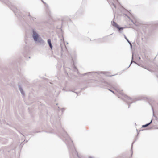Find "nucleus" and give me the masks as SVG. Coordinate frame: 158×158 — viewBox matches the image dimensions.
Returning <instances> with one entry per match:
<instances>
[{
	"mask_svg": "<svg viewBox=\"0 0 158 158\" xmlns=\"http://www.w3.org/2000/svg\"><path fill=\"white\" fill-rule=\"evenodd\" d=\"M42 0V2H43V3H44V4H46V6H48V5L46 4V3H45L42 0Z\"/></svg>",
	"mask_w": 158,
	"mask_h": 158,
	"instance_id": "nucleus-10",
	"label": "nucleus"
},
{
	"mask_svg": "<svg viewBox=\"0 0 158 158\" xmlns=\"http://www.w3.org/2000/svg\"><path fill=\"white\" fill-rule=\"evenodd\" d=\"M131 21L133 23H134L133 22V20H131Z\"/></svg>",
	"mask_w": 158,
	"mask_h": 158,
	"instance_id": "nucleus-15",
	"label": "nucleus"
},
{
	"mask_svg": "<svg viewBox=\"0 0 158 158\" xmlns=\"http://www.w3.org/2000/svg\"><path fill=\"white\" fill-rule=\"evenodd\" d=\"M73 68L74 69H75L76 68V67L74 65H73Z\"/></svg>",
	"mask_w": 158,
	"mask_h": 158,
	"instance_id": "nucleus-14",
	"label": "nucleus"
},
{
	"mask_svg": "<svg viewBox=\"0 0 158 158\" xmlns=\"http://www.w3.org/2000/svg\"><path fill=\"white\" fill-rule=\"evenodd\" d=\"M94 73V72H90V73Z\"/></svg>",
	"mask_w": 158,
	"mask_h": 158,
	"instance_id": "nucleus-13",
	"label": "nucleus"
},
{
	"mask_svg": "<svg viewBox=\"0 0 158 158\" xmlns=\"http://www.w3.org/2000/svg\"><path fill=\"white\" fill-rule=\"evenodd\" d=\"M111 24L114 26L116 27L118 29L119 31H120L121 33H122L121 31L123 30L124 28L120 27L114 21L111 22Z\"/></svg>",
	"mask_w": 158,
	"mask_h": 158,
	"instance_id": "nucleus-2",
	"label": "nucleus"
},
{
	"mask_svg": "<svg viewBox=\"0 0 158 158\" xmlns=\"http://www.w3.org/2000/svg\"><path fill=\"white\" fill-rule=\"evenodd\" d=\"M133 53H132V60H133ZM133 62H134V63H135V61H133L132 60V61H131V63H130V65H129V66L128 67H129V66L131 65V64Z\"/></svg>",
	"mask_w": 158,
	"mask_h": 158,
	"instance_id": "nucleus-8",
	"label": "nucleus"
},
{
	"mask_svg": "<svg viewBox=\"0 0 158 158\" xmlns=\"http://www.w3.org/2000/svg\"><path fill=\"white\" fill-rule=\"evenodd\" d=\"M133 143H134V142H133V143H132V145H131V146H132V145H133Z\"/></svg>",
	"mask_w": 158,
	"mask_h": 158,
	"instance_id": "nucleus-17",
	"label": "nucleus"
},
{
	"mask_svg": "<svg viewBox=\"0 0 158 158\" xmlns=\"http://www.w3.org/2000/svg\"><path fill=\"white\" fill-rule=\"evenodd\" d=\"M110 90V91H111V92H113V93H114V92H113L111 90Z\"/></svg>",
	"mask_w": 158,
	"mask_h": 158,
	"instance_id": "nucleus-16",
	"label": "nucleus"
},
{
	"mask_svg": "<svg viewBox=\"0 0 158 158\" xmlns=\"http://www.w3.org/2000/svg\"><path fill=\"white\" fill-rule=\"evenodd\" d=\"M32 36L35 42H37L40 44H43L44 43V41L40 37L37 31L35 29L32 30Z\"/></svg>",
	"mask_w": 158,
	"mask_h": 158,
	"instance_id": "nucleus-1",
	"label": "nucleus"
},
{
	"mask_svg": "<svg viewBox=\"0 0 158 158\" xmlns=\"http://www.w3.org/2000/svg\"><path fill=\"white\" fill-rule=\"evenodd\" d=\"M19 90L20 91L21 93L22 94V95L23 96L24 95V93L23 92V89L21 87V86H19Z\"/></svg>",
	"mask_w": 158,
	"mask_h": 158,
	"instance_id": "nucleus-6",
	"label": "nucleus"
},
{
	"mask_svg": "<svg viewBox=\"0 0 158 158\" xmlns=\"http://www.w3.org/2000/svg\"><path fill=\"white\" fill-rule=\"evenodd\" d=\"M112 34H110V35H112Z\"/></svg>",
	"mask_w": 158,
	"mask_h": 158,
	"instance_id": "nucleus-19",
	"label": "nucleus"
},
{
	"mask_svg": "<svg viewBox=\"0 0 158 158\" xmlns=\"http://www.w3.org/2000/svg\"><path fill=\"white\" fill-rule=\"evenodd\" d=\"M126 98H127V99L128 100V101H127V103H132L131 101L132 100V99L130 98L129 97L127 96Z\"/></svg>",
	"mask_w": 158,
	"mask_h": 158,
	"instance_id": "nucleus-5",
	"label": "nucleus"
},
{
	"mask_svg": "<svg viewBox=\"0 0 158 158\" xmlns=\"http://www.w3.org/2000/svg\"><path fill=\"white\" fill-rule=\"evenodd\" d=\"M124 38L127 41V42L129 43L130 46L132 47V44L127 39V38L126 37V36L124 35Z\"/></svg>",
	"mask_w": 158,
	"mask_h": 158,
	"instance_id": "nucleus-7",
	"label": "nucleus"
},
{
	"mask_svg": "<svg viewBox=\"0 0 158 158\" xmlns=\"http://www.w3.org/2000/svg\"><path fill=\"white\" fill-rule=\"evenodd\" d=\"M152 120H151L150 122H149V123H147L145 125H142V127L144 128V127H147V126H148L150 125L152 123Z\"/></svg>",
	"mask_w": 158,
	"mask_h": 158,
	"instance_id": "nucleus-4",
	"label": "nucleus"
},
{
	"mask_svg": "<svg viewBox=\"0 0 158 158\" xmlns=\"http://www.w3.org/2000/svg\"><path fill=\"white\" fill-rule=\"evenodd\" d=\"M142 67H143V68H144V69H147L149 71V70L147 68H146L145 67H144V66H142Z\"/></svg>",
	"mask_w": 158,
	"mask_h": 158,
	"instance_id": "nucleus-11",
	"label": "nucleus"
},
{
	"mask_svg": "<svg viewBox=\"0 0 158 158\" xmlns=\"http://www.w3.org/2000/svg\"><path fill=\"white\" fill-rule=\"evenodd\" d=\"M51 49H52V46L51 43V40L50 39H48L47 41Z\"/></svg>",
	"mask_w": 158,
	"mask_h": 158,
	"instance_id": "nucleus-3",
	"label": "nucleus"
},
{
	"mask_svg": "<svg viewBox=\"0 0 158 158\" xmlns=\"http://www.w3.org/2000/svg\"><path fill=\"white\" fill-rule=\"evenodd\" d=\"M60 110L62 112H63L64 110V108H61Z\"/></svg>",
	"mask_w": 158,
	"mask_h": 158,
	"instance_id": "nucleus-9",
	"label": "nucleus"
},
{
	"mask_svg": "<svg viewBox=\"0 0 158 158\" xmlns=\"http://www.w3.org/2000/svg\"><path fill=\"white\" fill-rule=\"evenodd\" d=\"M152 110L153 111V109L152 108Z\"/></svg>",
	"mask_w": 158,
	"mask_h": 158,
	"instance_id": "nucleus-20",
	"label": "nucleus"
},
{
	"mask_svg": "<svg viewBox=\"0 0 158 158\" xmlns=\"http://www.w3.org/2000/svg\"><path fill=\"white\" fill-rule=\"evenodd\" d=\"M112 5H113L115 7V8H116V6L115 5H114V4L113 3L112 4Z\"/></svg>",
	"mask_w": 158,
	"mask_h": 158,
	"instance_id": "nucleus-12",
	"label": "nucleus"
},
{
	"mask_svg": "<svg viewBox=\"0 0 158 158\" xmlns=\"http://www.w3.org/2000/svg\"><path fill=\"white\" fill-rule=\"evenodd\" d=\"M132 153H131V156H132Z\"/></svg>",
	"mask_w": 158,
	"mask_h": 158,
	"instance_id": "nucleus-18",
	"label": "nucleus"
}]
</instances>
